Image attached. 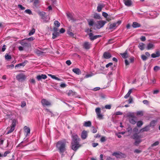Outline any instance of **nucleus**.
<instances>
[{
	"label": "nucleus",
	"mask_w": 160,
	"mask_h": 160,
	"mask_svg": "<svg viewBox=\"0 0 160 160\" xmlns=\"http://www.w3.org/2000/svg\"><path fill=\"white\" fill-rule=\"evenodd\" d=\"M79 140L77 135L73 134L72 136V148L74 151H76L80 147L78 143Z\"/></svg>",
	"instance_id": "f257e3e1"
},
{
	"label": "nucleus",
	"mask_w": 160,
	"mask_h": 160,
	"mask_svg": "<svg viewBox=\"0 0 160 160\" xmlns=\"http://www.w3.org/2000/svg\"><path fill=\"white\" fill-rule=\"evenodd\" d=\"M66 142L64 141H59L57 144L56 147L61 152H63L65 150Z\"/></svg>",
	"instance_id": "f03ea898"
},
{
	"label": "nucleus",
	"mask_w": 160,
	"mask_h": 160,
	"mask_svg": "<svg viewBox=\"0 0 160 160\" xmlns=\"http://www.w3.org/2000/svg\"><path fill=\"white\" fill-rule=\"evenodd\" d=\"M16 123V121L15 120L13 119L12 120L11 126L10 127L8 128L6 130V132H7V134L11 133L14 130Z\"/></svg>",
	"instance_id": "7ed1b4c3"
},
{
	"label": "nucleus",
	"mask_w": 160,
	"mask_h": 160,
	"mask_svg": "<svg viewBox=\"0 0 160 160\" xmlns=\"http://www.w3.org/2000/svg\"><path fill=\"white\" fill-rule=\"evenodd\" d=\"M106 23V22L104 21H99L96 23L95 26L97 28L100 29Z\"/></svg>",
	"instance_id": "20e7f679"
},
{
	"label": "nucleus",
	"mask_w": 160,
	"mask_h": 160,
	"mask_svg": "<svg viewBox=\"0 0 160 160\" xmlns=\"http://www.w3.org/2000/svg\"><path fill=\"white\" fill-rule=\"evenodd\" d=\"M154 43L152 42H150L147 43L146 49L148 50H152L154 49L155 45Z\"/></svg>",
	"instance_id": "39448f33"
},
{
	"label": "nucleus",
	"mask_w": 160,
	"mask_h": 160,
	"mask_svg": "<svg viewBox=\"0 0 160 160\" xmlns=\"http://www.w3.org/2000/svg\"><path fill=\"white\" fill-rule=\"evenodd\" d=\"M156 123V121L155 120L152 121L151 122L150 126H147L146 127L143 128L141 130V131L143 132L147 131L149 129V127H150V126H154L155 125Z\"/></svg>",
	"instance_id": "423d86ee"
},
{
	"label": "nucleus",
	"mask_w": 160,
	"mask_h": 160,
	"mask_svg": "<svg viewBox=\"0 0 160 160\" xmlns=\"http://www.w3.org/2000/svg\"><path fill=\"white\" fill-rule=\"evenodd\" d=\"M95 112L98 118L99 119H102L103 118V115L100 113L101 111L100 108H97L95 109Z\"/></svg>",
	"instance_id": "0eeeda50"
},
{
	"label": "nucleus",
	"mask_w": 160,
	"mask_h": 160,
	"mask_svg": "<svg viewBox=\"0 0 160 160\" xmlns=\"http://www.w3.org/2000/svg\"><path fill=\"white\" fill-rule=\"evenodd\" d=\"M24 134L26 137L29 135L30 134V128L27 127V126H25L24 128Z\"/></svg>",
	"instance_id": "6e6552de"
},
{
	"label": "nucleus",
	"mask_w": 160,
	"mask_h": 160,
	"mask_svg": "<svg viewBox=\"0 0 160 160\" xmlns=\"http://www.w3.org/2000/svg\"><path fill=\"white\" fill-rule=\"evenodd\" d=\"M41 103L44 106H50L51 104L50 102L44 99L42 100Z\"/></svg>",
	"instance_id": "1a4fd4ad"
},
{
	"label": "nucleus",
	"mask_w": 160,
	"mask_h": 160,
	"mask_svg": "<svg viewBox=\"0 0 160 160\" xmlns=\"http://www.w3.org/2000/svg\"><path fill=\"white\" fill-rule=\"evenodd\" d=\"M54 32L52 34L53 39H55L57 37L59 36V33L58 32H57L58 31V28H54Z\"/></svg>",
	"instance_id": "9d476101"
},
{
	"label": "nucleus",
	"mask_w": 160,
	"mask_h": 160,
	"mask_svg": "<svg viewBox=\"0 0 160 160\" xmlns=\"http://www.w3.org/2000/svg\"><path fill=\"white\" fill-rule=\"evenodd\" d=\"M90 46L91 44L88 42H84L83 44V48L85 49H89L90 48Z\"/></svg>",
	"instance_id": "9b49d317"
},
{
	"label": "nucleus",
	"mask_w": 160,
	"mask_h": 160,
	"mask_svg": "<svg viewBox=\"0 0 160 160\" xmlns=\"http://www.w3.org/2000/svg\"><path fill=\"white\" fill-rule=\"evenodd\" d=\"M47 78V76L45 74H42L41 75H38L36 77L38 81L42 79H45Z\"/></svg>",
	"instance_id": "f8f14e48"
},
{
	"label": "nucleus",
	"mask_w": 160,
	"mask_h": 160,
	"mask_svg": "<svg viewBox=\"0 0 160 160\" xmlns=\"http://www.w3.org/2000/svg\"><path fill=\"white\" fill-rule=\"evenodd\" d=\"M16 78L19 80H22L24 79L25 78V77L23 74H20L17 75Z\"/></svg>",
	"instance_id": "ddd939ff"
},
{
	"label": "nucleus",
	"mask_w": 160,
	"mask_h": 160,
	"mask_svg": "<svg viewBox=\"0 0 160 160\" xmlns=\"http://www.w3.org/2000/svg\"><path fill=\"white\" fill-rule=\"evenodd\" d=\"M88 132L85 131H83L82 132L81 134V137L83 139L86 138L87 136Z\"/></svg>",
	"instance_id": "4468645a"
},
{
	"label": "nucleus",
	"mask_w": 160,
	"mask_h": 160,
	"mask_svg": "<svg viewBox=\"0 0 160 160\" xmlns=\"http://www.w3.org/2000/svg\"><path fill=\"white\" fill-rule=\"evenodd\" d=\"M125 4L127 6H130L132 4L131 0H123Z\"/></svg>",
	"instance_id": "2eb2a0df"
},
{
	"label": "nucleus",
	"mask_w": 160,
	"mask_h": 160,
	"mask_svg": "<svg viewBox=\"0 0 160 160\" xmlns=\"http://www.w3.org/2000/svg\"><path fill=\"white\" fill-rule=\"evenodd\" d=\"M138 47L141 50H143L145 49V46L143 43L140 42L138 45Z\"/></svg>",
	"instance_id": "dca6fc26"
},
{
	"label": "nucleus",
	"mask_w": 160,
	"mask_h": 160,
	"mask_svg": "<svg viewBox=\"0 0 160 160\" xmlns=\"http://www.w3.org/2000/svg\"><path fill=\"white\" fill-rule=\"evenodd\" d=\"M122 154L120 152H115L112 154V155L115 156L117 158H121L122 157Z\"/></svg>",
	"instance_id": "f3484780"
},
{
	"label": "nucleus",
	"mask_w": 160,
	"mask_h": 160,
	"mask_svg": "<svg viewBox=\"0 0 160 160\" xmlns=\"http://www.w3.org/2000/svg\"><path fill=\"white\" fill-rule=\"evenodd\" d=\"M160 56V52L159 51H157L155 53L152 54L151 56L153 58H155L159 57Z\"/></svg>",
	"instance_id": "a211bd4d"
},
{
	"label": "nucleus",
	"mask_w": 160,
	"mask_h": 160,
	"mask_svg": "<svg viewBox=\"0 0 160 160\" xmlns=\"http://www.w3.org/2000/svg\"><path fill=\"white\" fill-rule=\"evenodd\" d=\"M103 57L105 58L108 59L111 57V55L109 53L105 52L103 54Z\"/></svg>",
	"instance_id": "6ab92c4d"
},
{
	"label": "nucleus",
	"mask_w": 160,
	"mask_h": 160,
	"mask_svg": "<svg viewBox=\"0 0 160 160\" xmlns=\"http://www.w3.org/2000/svg\"><path fill=\"white\" fill-rule=\"evenodd\" d=\"M132 26L134 28H137L140 26V24L136 22H134L133 23Z\"/></svg>",
	"instance_id": "aec40b11"
},
{
	"label": "nucleus",
	"mask_w": 160,
	"mask_h": 160,
	"mask_svg": "<svg viewBox=\"0 0 160 160\" xmlns=\"http://www.w3.org/2000/svg\"><path fill=\"white\" fill-rule=\"evenodd\" d=\"M72 71L73 72H74L75 73L78 74H79L81 73L80 70L78 68H74L72 69Z\"/></svg>",
	"instance_id": "412c9836"
},
{
	"label": "nucleus",
	"mask_w": 160,
	"mask_h": 160,
	"mask_svg": "<svg viewBox=\"0 0 160 160\" xmlns=\"http://www.w3.org/2000/svg\"><path fill=\"white\" fill-rule=\"evenodd\" d=\"M133 90V89H131L129 90L128 93L125 96H124L125 98H127L128 97H129V95H130L131 93H132Z\"/></svg>",
	"instance_id": "4be33fe9"
},
{
	"label": "nucleus",
	"mask_w": 160,
	"mask_h": 160,
	"mask_svg": "<svg viewBox=\"0 0 160 160\" xmlns=\"http://www.w3.org/2000/svg\"><path fill=\"white\" fill-rule=\"evenodd\" d=\"M104 7V6L102 4H99L98 5L97 7V11L98 12H100L102 8Z\"/></svg>",
	"instance_id": "5701e85b"
},
{
	"label": "nucleus",
	"mask_w": 160,
	"mask_h": 160,
	"mask_svg": "<svg viewBox=\"0 0 160 160\" xmlns=\"http://www.w3.org/2000/svg\"><path fill=\"white\" fill-rule=\"evenodd\" d=\"M91 123L90 121L85 122H84V126L85 127H89L91 125Z\"/></svg>",
	"instance_id": "b1692460"
},
{
	"label": "nucleus",
	"mask_w": 160,
	"mask_h": 160,
	"mask_svg": "<svg viewBox=\"0 0 160 160\" xmlns=\"http://www.w3.org/2000/svg\"><path fill=\"white\" fill-rule=\"evenodd\" d=\"M48 76L51 77L52 78H53V79H55V80H58V81H59L60 80V79L59 78H58V77H56L55 75H51L50 74H48Z\"/></svg>",
	"instance_id": "393cba45"
},
{
	"label": "nucleus",
	"mask_w": 160,
	"mask_h": 160,
	"mask_svg": "<svg viewBox=\"0 0 160 160\" xmlns=\"http://www.w3.org/2000/svg\"><path fill=\"white\" fill-rule=\"evenodd\" d=\"M127 132L128 133V135L129 136L131 133L132 131V128L131 127H129L127 129Z\"/></svg>",
	"instance_id": "a878e982"
},
{
	"label": "nucleus",
	"mask_w": 160,
	"mask_h": 160,
	"mask_svg": "<svg viewBox=\"0 0 160 160\" xmlns=\"http://www.w3.org/2000/svg\"><path fill=\"white\" fill-rule=\"evenodd\" d=\"M123 58H126L128 57V55L126 52H124L123 53L121 54Z\"/></svg>",
	"instance_id": "bb28decb"
},
{
	"label": "nucleus",
	"mask_w": 160,
	"mask_h": 160,
	"mask_svg": "<svg viewBox=\"0 0 160 160\" xmlns=\"http://www.w3.org/2000/svg\"><path fill=\"white\" fill-rule=\"evenodd\" d=\"M5 59L7 60L10 59L11 58V57L10 55H9L8 54L6 53L5 56Z\"/></svg>",
	"instance_id": "cd10ccee"
},
{
	"label": "nucleus",
	"mask_w": 160,
	"mask_h": 160,
	"mask_svg": "<svg viewBox=\"0 0 160 160\" xmlns=\"http://www.w3.org/2000/svg\"><path fill=\"white\" fill-rule=\"evenodd\" d=\"M137 115L138 116H142L143 115V112L141 111H138L137 112Z\"/></svg>",
	"instance_id": "c85d7f7f"
},
{
	"label": "nucleus",
	"mask_w": 160,
	"mask_h": 160,
	"mask_svg": "<svg viewBox=\"0 0 160 160\" xmlns=\"http://www.w3.org/2000/svg\"><path fill=\"white\" fill-rule=\"evenodd\" d=\"M141 141L139 139H137L136 140L135 142V144L136 145H138L141 142Z\"/></svg>",
	"instance_id": "c756f323"
},
{
	"label": "nucleus",
	"mask_w": 160,
	"mask_h": 160,
	"mask_svg": "<svg viewBox=\"0 0 160 160\" xmlns=\"http://www.w3.org/2000/svg\"><path fill=\"white\" fill-rule=\"evenodd\" d=\"M54 24L56 26L58 27L60 25V23L57 21H55L54 22Z\"/></svg>",
	"instance_id": "7c9ffc66"
},
{
	"label": "nucleus",
	"mask_w": 160,
	"mask_h": 160,
	"mask_svg": "<svg viewBox=\"0 0 160 160\" xmlns=\"http://www.w3.org/2000/svg\"><path fill=\"white\" fill-rule=\"evenodd\" d=\"M153 69L155 72H156L160 69V67L158 66H156Z\"/></svg>",
	"instance_id": "2f4dec72"
},
{
	"label": "nucleus",
	"mask_w": 160,
	"mask_h": 160,
	"mask_svg": "<svg viewBox=\"0 0 160 160\" xmlns=\"http://www.w3.org/2000/svg\"><path fill=\"white\" fill-rule=\"evenodd\" d=\"M143 124V122L141 121H139L137 123V126L138 127H140L142 126Z\"/></svg>",
	"instance_id": "473e14b6"
},
{
	"label": "nucleus",
	"mask_w": 160,
	"mask_h": 160,
	"mask_svg": "<svg viewBox=\"0 0 160 160\" xmlns=\"http://www.w3.org/2000/svg\"><path fill=\"white\" fill-rule=\"evenodd\" d=\"M25 12L26 13H28L29 14H32V11H31V10H30L29 9L26 10L25 11Z\"/></svg>",
	"instance_id": "72a5a7b5"
},
{
	"label": "nucleus",
	"mask_w": 160,
	"mask_h": 160,
	"mask_svg": "<svg viewBox=\"0 0 160 160\" xmlns=\"http://www.w3.org/2000/svg\"><path fill=\"white\" fill-rule=\"evenodd\" d=\"M88 23L89 25L92 26L93 24V22L92 20H90L88 21Z\"/></svg>",
	"instance_id": "f704fd0d"
},
{
	"label": "nucleus",
	"mask_w": 160,
	"mask_h": 160,
	"mask_svg": "<svg viewBox=\"0 0 160 160\" xmlns=\"http://www.w3.org/2000/svg\"><path fill=\"white\" fill-rule=\"evenodd\" d=\"M94 18L98 19H99L100 18V16L99 14H94Z\"/></svg>",
	"instance_id": "c9c22d12"
},
{
	"label": "nucleus",
	"mask_w": 160,
	"mask_h": 160,
	"mask_svg": "<svg viewBox=\"0 0 160 160\" xmlns=\"http://www.w3.org/2000/svg\"><path fill=\"white\" fill-rule=\"evenodd\" d=\"M35 30L34 29H32L31 31L29 33V35L30 36L33 35L35 32Z\"/></svg>",
	"instance_id": "e433bc0d"
},
{
	"label": "nucleus",
	"mask_w": 160,
	"mask_h": 160,
	"mask_svg": "<svg viewBox=\"0 0 160 160\" xmlns=\"http://www.w3.org/2000/svg\"><path fill=\"white\" fill-rule=\"evenodd\" d=\"M100 37V36H99V35H96V36H93V37L92 38H91V40H93L94 39H95L97 38H98L99 37Z\"/></svg>",
	"instance_id": "4c0bfd02"
},
{
	"label": "nucleus",
	"mask_w": 160,
	"mask_h": 160,
	"mask_svg": "<svg viewBox=\"0 0 160 160\" xmlns=\"http://www.w3.org/2000/svg\"><path fill=\"white\" fill-rule=\"evenodd\" d=\"M102 15L105 18H107L108 16V14L107 13L103 12L102 13Z\"/></svg>",
	"instance_id": "58836bf2"
},
{
	"label": "nucleus",
	"mask_w": 160,
	"mask_h": 160,
	"mask_svg": "<svg viewBox=\"0 0 160 160\" xmlns=\"http://www.w3.org/2000/svg\"><path fill=\"white\" fill-rule=\"evenodd\" d=\"M129 121L131 123L133 124H135V123H136V122L135 121L132 119H130Z\"/></svg>",
	"instance_id": "ea45409f"
},
{
	"label": "nucleus",
	"mask_w": 160,
	"mask_h": 160,
	"mask_svg": "<svg viewBox=\"0 0 160 160\" xmlns=\"http://www.w3.org/2000/svg\"><path fill=\"white\" fill-rule=\"evenodd\" d=\"M141 58L144 61L146 60L147 59V57L144 55H142Z\"/></svg>",
	"instance_id": "a19ab883"
},
{
	"label": "nucleus",
	"mask_w": 160,
	"mask_h": 160,
	"mask_svg": "<svg viewBox=\"0 0 160 160\" xmlns=\"http://www.w3.org/2000/svg\"><path fill=\"white\" fill-rule=\"evenodd\" d=\"M68 34L71 37H73L74 36V34L70 31H69L68 32Z\"/></svg>",
	"instance_id": "79ce46f5"
},
{
	"label": "nucleus",
	"mask_w": 160,
	"mask_h": 160,
	"mask_svg": "<svg viewBox=\"0 0 160 160\" xmlns=\"http://www.w3.org/2000/svg\"><path fill=\"white\" fill-rule=\"evenodd\" d=\"M60 86L62 88H64L66 86V85L65 83H61L60 85Z\"/></svg>",
	"instance_id": "37998d69"
},
{
	"label": "nucleus",
	"mask_w": 160,
	"mask_h": 160,
	"mask_svg": "<svg viewBox=\"0 0 160 160\" xmlns=\"http://www.w3.org/2000/svg\"><path fill=\"white\" fill-rule=\"evenodd\" d=\"M18 7L21 10H24L25 9V8L23 7L22 5H18Z\"/></svg>",
	"instance_id": "c03bdc74"
},
{
	"label": "nucleus",
	"mask_w": 160,
	"mask_h": 160,
	"mask_svg": "<svg viewBox=\"0 0 160 160\" xmlns=\"http://www.w3.org/2000/svg\"><path fill=\"white\" fill-rule=\"evenodd\" d=\"M26 105V103L25 102L23 101L22 102L21 106L23 108Z\"/></svg>",
	"instance_id": "a18cd8bd"
},
{
	"label": "nucleus",
	"mask_w": 160,
	"mask_h": 160,
	"mask_svg": "<svg viewBox=\"0 0 160 160\" xmlns=\"http://www.w3.org/2000/svg\"><path fill=\"white\" fill-rule=\"evenodd\" d=\"M10 151H7L4 152V153L3 154V156L4 157H6L7 155V154H8L10 153Z\"/></svg>",
	"instance_id": "49530a36"
},
{
	"label": "nucleus",
	"mask_w": 160,
	"mask_h": 160,
	"mask_svg": "<svg viewBox=\"0 0 160 160\" xmlns=\"http://www.w3.org/2000/svg\"><path fill=\"white\" fill-rule=\"evenodd\" d=\"M30 82L31 83L34 84L35 82V80L33 78H32L30 80Z\"/></svg>",
	"instance_id": "de8ad7c7"
},
{
	"label": "nucleus",
	"mask_w": 160,
	"mask_h": 160,
	"mask_svg": "<svg viewBox=\"0 0 160 160\" xmlns=\"http://www.w3.org/2000/svg\"><path fill=\"white\" fill-rule=\"evenodd\" d=\"M140 39L142 41H144L146 40V38L144 36H142L140 38Z\"/></svg>",
	"instance_id": "09e8293b"
},
{
	"label": "nucleus",
	"mask_w": 160,
	"mask_h": 160,
	"mask_svg": "<svg viewBox=\"0 0 160 160\" xmlns=\"http://www.w3.org/2000/svg\"><path fill=\"white\" fill-rule=\"evenodd\" d=\"M159 92V90H156L153 91V93L154 94H157Z\"/></svg>",
	"instance_id": "8fccbe9b"
},
{
	"label": "nucleus",
	"mask_w": 160,
	"mask_h": 160,
	"mask_svg": "<svg viewBox=\"0 0 160 160\" xmlns=\"http://www.w3.org/2000/svg\"><path fill=\"white\" fill-rule=\"evenodd\" d=\"M92 76V74H87L86 75L85 77V78H89V77H91Z\"/></svg>",
	"instance_id": "3c124183"
},
{
	"label": "nucleus",
	"mask_w": 160,
	"mask_h": 160,
	"mask_svg": "<svg viewBox=\"0 0 160 160\" xmlns=\"http://www.w3.org/2000/svg\"><path fill=\"white\" fill-rule=\"evenodd\" d=\"M65 31V29L63 28H62L60 30V32L61 33H64Z\"/></svg>",
	"instance_id": "603ef678"
},
{
	"label": "nucleus",
	"mask_w": 160,
	"mask_h": 160,
	"mask_svg": "<svg viewBox=\"0 0 160 160\" xmlns=\"http://www.w3.org/2000/svg\"><path fill=\"white\" fill-rule=\"evenodd\" d=\"M105 108L107 109H110L111 108V106L110 105H107L105 106Z\"/></svg>",
	"instance_id": "864d4df0"
},
{
	"label": "nucleus",
	"mask_w": 160,
	"mask_h": 160,
	"mask_svg": "<svg viewBox=\"0 0 160 160\" xmlns=\"http://www.w3.org/2000/svg\"><path fill=\"white\" fill-rule=\"evenodd\" d=\"M122 113L120 112H117L115 113L116 115H122Z\"/></svg>",
	"instance_id": "5fc2aeb1"
},
{
	"label": "nucleus",
	"mask_w": 160,
	"mask_h": 160,
	"mask_svg": "<svg viewBox=\"0 0 160 160\" xmlns=\"http://www.w3.org/2000/svg\"><path fill=\"white\" fill-rule=\"evenodd\" d=\"M5 49H6V46H5V45H4L2 46V52H4L5 51Z\"/></svg>",
	"instance_id": "6e6d98bb"
},
{
	"label": "nucleus",
	"mask_w": 160,
	"mask_h": 160,
	"mask_svg": "<svg viewBox=\"0 0 160 160\" xmlns=\"http://www.w3.org/2000/svg\"><path fill=\"white\" fill-rule=\"evenodd\" d=\"M106 140L105 138L104 137H102L101 139V142H104Z\"/></svg>",
	"instance_id": "4d7b16f0"
},
{
	"label": "nucleus",
	"mask_w": 160,
	"mask_h": 160,
	"mask_svg": "<svg viewBox=\"0 0 160 160\" xmlns=\"http://www.w3.org/2000/svg\"><path fill=\"white\" fill-rule=\"evenodd\" d=\"M158 144H159L158 142V141L156 142L152 145V146H155L157 145Z\"/></svg>",
	"instance_id": "13d9d810"
},
{
	"label": "nucleus",
	"mask_w": 160,
	"mask_h": 160,
	"mask_svg": "<svg viewBox=\"0 0 160 160\" xmlns=\"http://www.w3.org/2000/svg\"><path fill=\"white\" fill-rule=\"evenodd\" d=\"M66 63L68 65H70L71 64V62L70 60H67L66 62Z\"/></svg>",
	"instance_id": "bf43d9fd"
},
{
	"label": "nucleus",
	"mask_w": 160,
	"mask_h": 160,
	"mask_svg": "<svg viewBox=\"0 0 160 160\" xmlns=\"http://www.w3.org/2000/svg\"><path fill=\"white\" fill-rule=\"evenodd\" d=\"M7 67L8 68H13L14 67V65L12 64L11 65H8L7 66Z\"/></svg>",
	"instance_id": "052dcab7"
},
{
	"label": "nucleus",
	"mask_w": 160,
	"mask_h": 160,
	"mask_svg": "<svg viewBox=\"0 0 160 160\" xmlns=\"http://www.w3.org/2000/svg\"><path fill=\"white\" fill-rule=\"evenodd\" d=\"M138 129L137 128H135L133 129V131L135 132H137L138 131Z\"/></svg>",
	"instance_id": "680f3d73"
},
{
	"label": "nucleus",
	"mask_w": 160,
	"mask_h": 160,
	"mask_svg": "<svg viewBox=\"0 0 160 160\" xmlns=\"http://www.w3.org/2000/svg\"><path fill=\"white\" fill-rule=\"evenodd\" d=\"M125 65H129V63L127 60L126 59L125 61Z\"/></svg>",
	"instance_id": "e2e57ef3"
},
{
	"label": "nucleus",
	"mask_w": 160,
	"mask_h": 160,
	"mask_svg": "<svg viewBox=\"0 0 160 160\" xmlns=\"http://www.w3.org/2000/svg\"><path fill=\"white\" fill-rule=\"evenodd\" d=\"M112 65V63H108V64H107V65H106V67L107 68H108V67L109 66H111Z\"/></svg>",
	"instance_id": "0e129e2a"
},
{
	"label": "nucleus",
	"mask_w": 160,
	"mask_h": 160,
	"mask_svg": "<svg viewBox=\"0 0 160 160\" xmlns=\"http://www.w3.org/2000/svg\"><path fill=\"white\" fill-rule=\"evenodd\" d=\"M107 160H114V159L110 157H107Z\"/></svg>",
	"instance_id": "69168bd1"
},
{
	"label": "nucleus",
	"mask_w": 160,
	"mask_h": 160,
	"mask_svg": "<svg viewBox=\"0 0 160 160\" xmlns=\"http://www.w3.org/2000/svg\"><path fill=\"white\" fill-rule=\"evenodd\" d=\"M130 62H132L134 61V58L133 57H131L129 58Z\"/></svg>",
	"instance_id": "338daca9"
},
{
	"label": "nucleus",
	"mask_w": 160,
	"mask_h": 160,
	"mask_svg": "<svg viewBox=\"0 0 160 160\" xmlns=\"http://www.w3.org/2000/svg\"><path fill=\"white\" fill-rule=\"evenodd\" d=\"M98 144L96 143H92V146L94 147H95L98 146Z\"/></svg>",
	"instance_id": "774afa93"
}]
</instances>
